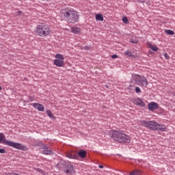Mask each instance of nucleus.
Returning <instances> with one entry per match:
<instances>
[{
	"instance_id": "nucleus-2",
	"label": "nucleus",
	"mask_w": 175,
	"mask_h": 175,
	"mask_svg": "<svg viewBox=\"0 0 175 175\" xmlns=\"http://www.w3.org/2000/svg\"><path fill=\"white\" fill-rule=\"evenodd\" d=\"M0 144H4L5 146H9V147H12L16 150H21V151H27L28 148L24 146L23 144L13 142L6 139V136L3 133H0Z\"/></svg>"
},
{
	"instance_id": "nucleus-5",
	"label": "nucleus",
	"mask_w": 175,
	"mask_h": 175,
	"mask_svg": "<svg viewBox=\"0 0 175 175\" xmlns=\"http://www.w3.org/2000/svg\"><path fill=\"white\" fill-rule=\"evenodd\" d=\"M134 80L137 84V85H139L140 87H147L148 85V81H147V78L144 77H141L140 75L134 76Z\"/></svg>"
},
{
	"instance_id": "nucleus-26",
	"label": "nucleus",
	"mask_w": 175,
	"mask_h": 175,
	"mask_svg": "<svg viewBox=\"0 0 175 175\" xmlns=\"http://www.w3.org/2000/svg\"><path fill=\"white\" fill-rule=\"evenodd\" d=\"M164 57L166 59H169V58H170V57H169V55H167V53H165L164 54Z\"/></svg>"
},
{
	"instance_id": "nucleus-9",
	"label": "nucleus",
	"mask_w": 175,
	"mask_h": 175,
	"mask_svg": "<svg viewBox=\"0 0 175 175\" xmlns=\"http://www.w3.org/2000/svg\"><path fill=\"white\" fill-rule=\"evenodd\" d=\"M33 107L38 110V111H44V106L40 103H34L32 104Z\"/></svg>"
},
{
	"instance_id": "nucleus-31",
	"label": "nucleus",
	"mask_w": 175,
	"mask_h": 175,
	"mask_svg": "<svg viewBox=\"0 0 175 175\" xmlns=\"http://www.w3.org/2000/svg\"><path fill=\"white\" fill-rule=\"evenodd\" d=\"M131 43H135V44H137V40H135V41L131 40Z\"/></svg>"
},
{
	"instance_id": "nucleus-10",
	"label": "nucleus",
	"mask_w": 175,
	"mask_h": 175,
	"mask_svg": "<svg viewBox=\"0 0 175 175\" xmlns=\"http://www.w3.org/2000/svg\"><path fill=\"white\" fill-rule=\"evenodd\" d=\"M148 107L149 110H150L151 111H154V110H157V109L159 107V105H158V103L152 102L148 104Z\"/></svg>"
},
{
	"instance_id": "nucleus-7",
	"label": "nucleus",
	"mask_w": 175,
	"mask_h": 175,
	"mask_svg": "<svg viewBox=\"0 0 175 175\" xmlns=\"http://www.w3.org/2000/svg\"><path fill=\"white\" fill-rule=\"evenodd\" d=\"M65 168L66 169L65 170V173H66V174H71V173H73V172H75V167L73 166V164H72V163L67 161L65 164Z\"/></svg>"
},
{
	"instance_id": "nucleus-4",
	"label": "nucleus",
	"mask_w": 175,
	"mask_h": 175,
	"mask_svg": "<svg viewBox=\"0 0 175 175\" xmlns=\"http://www.w3.org/2000/svg\"><path fill=\"white\" fill-rule=\"evenodd\" d=\"M36 33L42 38H46V36H49V35L51 33L50 26L43 23L37 25L36 28Z\"/></svg>"
},
{
	"instance_id": "nucleus-27",
	"label": "nucleus",
	"mask_w": 175,
	"mask_h": 175,
	"mask_svg": "<svg viewBox=\"0 0 175 175\" xmlns=\"http://www.w3.org/2000/svg\"><path fill=\"white\" fill-rule=\"evenodd\" d=\"M5 152H6L5 149L0 148V154H5Z\"/></svg>"
},
{
	"instance_id": "nucleus-23",
	"label": "nucleus",
	"mask_w": 175,
	"mask_h": 175,
	"mask_svg": "<svg viewBox=\"0 0 175 175\" xmlns=\"http://www.w3.org/2000/svg\"><path fill=\"white\" fill-rule=\"evenodd\" d=\"M135 92H136L137 94H140V92H142V90H140V88L136 87V88H135Z\"/></svg>"
},
{
	"instance_id": "nucleus-6",
	"label": "nucleus",
	"mask_w": 175,
	"mask_h": 175,
	"mask_svg": "<svg viewBox=\"0 0 175 175\" xmlns=\"http://www.w3.org/2000/svg\"><path fill=\"white\" fill-rule=\"evenodd\" d=\"M55 58L57 59L54 60V64L59 68L64 66L65 57L61 54H57L55 55Z\"/></svg>"
},
{
	"instance_id": "nucleus-18",
	"label": "nucleus",
	"mask_w": 175,
	"mask_h": 175,
	"mask_svg": "<svg viewBox=\"0 0 175 175\" xmlns=\"http://www.w3.org/2000/svg\"><path fill=\"white\" fill-rule=\"evenodd\" d=\"M148 46L149 49H150L153 51H158V47H157V46L152 45V44H148Z\"/></svg>"
},
{
	"instance_id": "nucleus-17",
	"label": "nucleus",
	"mask_w": 175,
	"mask_h": 175,
	"mask_svg": "<svg viewBox=\"0 0 175 175\" xmlns=\"http://www.w3.org/2000/svg\"><path fill=\"white\" fill-rule=\"evenodd\" d=\"M96 21H103L104 18L102 14H96Z\"/></svg>"
},
{
	"instance_id": "nucleus-12",
	"label": "nucleus",
	"mask_w": 175,
	"mask_h": 175,
	"mask_svg": "<svg viewBox=\"0 0 175 175\" xmlns=\"http://www.w3.org/2000/svg\"><path fill=\"white\" fill-rule=\"evenodd\" d=\"M71 32L72 33H75V34H79L80 33V32H81V29H80V27H77L76 26H73L72 28H71Z\"/></svg>"
},
{
	"instance_id": "nucleus-37",
	"label": "nucleus",
	"mask_w": 175,
	"mask_h": 175,
	"mask_svg": "<svg viewBox=\"0 0 175 175\" xmlns=\"http://www.w3.org/2000/svg\"><path fill=\"white\" fill-rule=\"evenodd\" d=\"M40 171H42V170L39 169V170H38V172H40Z\"/></svg>"
},
{
	"instance_id": "nucleus-30",
	"label": "nucleus",
	"mask_w": 175,
	"mask_h": 175,
	"mask_svg": "<svg viewBox=\"0 0 175 175\" xmlns=\"http://www.w3.org/2000/svg\"><path fill=\"white\" fill-rule=\"evenodd\" d=\"M111 57H112V58H113L114 59H116V58H118V55H113Z\"/></svg>"
},
{
	"instance_id": "nucleus-36",
	"label": "nucleus",
	"mask_w": 175,
	"mask_h": 175,
	"mask_svg": "<svg viewBox=\"0 0 175 175\" xmlns=\"http://www.w3.org/2000/svg\"><path fill=\"white\" fill-rule=\"evenodd\" d=\"M1 90H2V87L0 86V91H1Z\"/></svg>"
},
{
	"instance_id": "nucleus-32",
	"label": "nucleus",
	"mask_w": 175,
	"mask_h": 175,
	"mask_svg": "<svg viewBox=\"0 0 175 175\" xmlns=\"http://www.w3.org/2000/svg\"><path fill=\"white\" fill-rule=\"evenodd\" d=\"M44 150H48L47 146L44 145Z\"/></svg>"
},
{
	"instance_id": "nucleus-22",
	"label": "nucleus",
	"mask_w": 175,
	"mask_h": 175,
	"mask_svg": "<svg viewBox=\"0 0 175 175\" xmlns=\"http://www.w3.org/2000/svg\"><path fill=\"white\" fill-rule=\"evenodd\" d=\"M43 154L45 155H50V154H51V150H44L43 151Z\"/></svg>"
},
{
	"instance_id": "nucleus-11",
	"label": "nucleus",
	"mask_w": 175,
	"mask_h": 175,
	"mask_svg": "<svg viewBox=\"0 0 175 175\" xmlns=\"http://www.w3.org/2000/svg\"><path fill=\"white\" fill-rule=\"evenodd\" d=\"M134 103L137 106H139V107H144V106H146V104L144 103V102L140 98H136L134 100Z\"/></svg>"
},
{
	"instance_id": "nucleus-33",
	"label": "nucleus",
	"mask_w": 175,
	"mask_h": 175,
	"mask_svg": "<svg viewBox=\"0 0 175 175\" xmlns=\"http://www.w3.org/2000/svg\"><path fill=\"white\" fill-rule=\"evenodd\" d=\"M85 50H90V48L88 46H85Z\"/></svg>"
},
{
	"instance_id": "nucleus-15",
	"label": "nucleus",
	"mask_w": 175,
	"mask_h": 175,
	"mask_svg": "<svg viewBox=\"0 0 175 175\" xmlns=\"http://www.w3.org/2000/svg\"><path fill=\"white\" fill-rule=\"evenodd\" d=\"M78 155L81 158H85V157H87V152L85 150H80L78 152Z\"/></svg>"
},
{
	"instance_id": "nucleus-29",
	"label": "nucleus",
	"mask_w": 175,
	"mask_h": 175,
	"mask_svg": "<svg viewBox=\"0 0 175 175\" xmlns=\"http://www.w3.org/2000/svg\"><path fill=\"white\" fill-rule=\"evenodd\" d=\"M137 2H140L141 3H144L146 2V0H137Z\"/></svg>"
},
{
	"instance_id": "nucleus-1",
	"label": "nucleus",
	"mask_w": 175,
	"mask_h": 175,
	"mask_svg": "<svg viewBox=\"0 0 175 175\" xmlns=\"http://www.w3.org/2000/svg\"><path fill=\"white\" fill-rule=\"evenodd\" d=\"M111 138L117 143H131V137L121 130H112L111 131Z\"/></svg>"
},
{
	"instance_id": "nucleus-35",
	"label": "nucleus",
	"mask_w": 175,
	"mask_h": 175,
	"mask_svg": "<svg viewBox=\"0 0 175 175\" xmlns=\"http://www.w3.org/2000/svg\"><path fill=\"white\" fill-rule=\"evenodd\" d=\"M13 175H19L18 174H13Z\"/></svg>"
},
{
	"instance_id": "nucleus-3",
	"label": "nucleus",
	"mask_w": 175,
	"mask_h": 175,
	"mask_svg": "<svg viewBox=\"0 0 175 175\" xmlns=\"http://www.w3.org/2000/svg\"><path fill=\"white\" fill-rule=\"evenodd\" d=\"M62 15L68 23L72 24L79 21V14H77V12L73 10H67L62 13Z\"/></svg>"
},
{
	"instance_id": "nucleus-16",
	"label": "nucleus",
	"mask_w": 175,
	"mask_h": 175,
	"mask_svg": "<svg viewBox=\"0 0 175 175\" xmlns=\"http://www.w3.org/2000/svg\"><path fill=\"white\" fill-rule=\"evenodd\" d=\"M142 171L140 170H135L129 173V175H142Z\"/></svg>"
},
{
	"instance_id": "nucleus-28",
	"label": "nucleus",
	"mask_w": 175,
	"mask_h": 175,
	"mask_svg": "<svg viewBox=\"0 0 175 175\" xmlns=\"http://www.w3.org/2000/svg\"><path fill=\"white\" fill-rule=\"evenodd\" d=\"M23 12L21 11H18L16 12V16H21Z\"/></svg>"
},
{
	"instance_id": "nucleus-25",
	"label": "nucleus",
	"mask_w": 175,
	"mask_h": 175,
	"mask_svg": "<svg viewBox=\"0 0 175 175\" xmlns=\"http://www.w3.org/2000/svg\"><path fill=\"white\" fill-rule=\"evenodd\" d=\"M67 158H69L70 159H75V157L72 156L70 154H67Z\"/></svg>"
},
{
	"instance_id": "nucleus-34",
	"label": "nucleus",
	"mask_w": 175,
	"mask_h": 175,
	"mask_svg": "<svg viewBox=\"0 0 175 175\" xmlns=\"http://www.w3.org/2000/svg\"><path fill=\"white\" fill-rule=\"evenodd\" d=\"M98 167H99L100 169H103V165H99Z\"/></svg>"
},
{
	"instance_id": "nucleus-21",
	"label": "nucleus",
	"mask_w": 175,
	"mask_h": 175,
	"mask_svg": "<svg viewBox=\"0 0 175 175\" xmlns=\"http://www.w3.org/2000/svg\"><path fill=\"white\" fill-rule=\"evenodd\" d=\"M124 55H126L127 57H132V52L127 51L124 53Z\"/></svg>"
},
{
	"instance_id": "nucleus-13",
	"label": "nucleus",
	"mask_w": 175,
	"mask_h": 175,
	"mask_svg": "<svg viewBox=\"0 0 175 175\" xmlns=\"http://www.w3.org/2000/svg\"><path fill=\"white\" fill-rule=\"evenodd\" d=\"M138 124L141 125V126H145V128H147L148 125V122L144 120H141L138 121Z\"/></svg>"
},
{
	"instance_id": "nucleus-19",
	"label": "nucleus",
	"mask_w": 175,
	"mask_h": 175,
	"mask_svg": "<svg viewBox=\"0 0 175 175\" xmlns=\"http://www.w3.org/2000/svg\"><path fill=\"white\" fill-rule=\"evenodd\" d=\"M46 114L48 116H49L50 118H54V116H53V113H51V111L47 110Z\"/></svg>"
},
{
	"instance_id": "nucleus-24",
	"label": "nucleus",
	"mask_w": 175,
	"mask_h": 175,
	"mask_svg": "<svg viewBox=\"0 0 175 175\" xmlns=\"http://www.w3.org/2000/svg\"><path fill=\"white\" fill-rule=\"evenodd\" d=\"M122 21H123V23H124V24H128V18L124 16L122 18Z\"/></svg>"
},
{
	"instance_id": "nucleus-14",
	"label": "nucleus",
	"mask_w": 175,
	"mask_h": 175,
	"mask_svg": "<svg viewBox=\"0 0 175 175\" xmlns=\"http://www.w3.org/2000/svg\"><path fill=\"white\" fill-rule=\"evenodd\" d=\"M166 126L165 125H161L159 124V126H157V131H161V132H166Z\"/></svg>"
},
{
	"instance_id": "nucleus-20",
	"label": "nucleus",
	"mask_w": 175,
	"mask_h": 175,
	"mask_svg": "<svg viewBox=\"0 0 175 175\" xmlns=\"http://www.w3.org/2000/svg\"><path fill=\"white\" fill-rule=\"evenodd\" d=\"M165 33L168 35H174V31L170 30V29H165Z\"/></svg>"
},
{
	"instance_id": "nucleus-8",
	"label": "nucleus",
	"mask_w": 175,
	"mask_h": 175,
	"mask_svg": "<svg viewBox=\"0 0 175 175\" xmlns=\"http://www.w3.org/2000/svg\"><path fill=\"white\" fill-rule=\"evenodd\" d=\"M158 126H159V124L152 121H149L148 122V126L146 128L150 131H157V129H158Z\"/></svg>"
}]
</instances>
